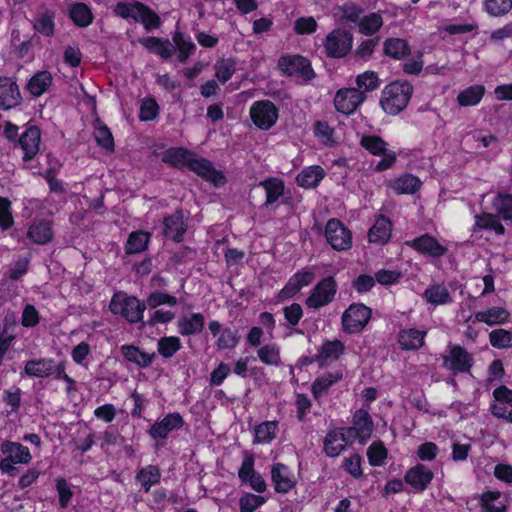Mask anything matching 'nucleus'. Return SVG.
Wrapping results in <instances>:
<instances>
[{
  "label": "nucleus",
  "mask_w": 512,
  "mask_h": 512,
  "mask_svg": "<svg viewBox=\"0 0 512 512\" xmlns=\"http://www.w3.org/2000/svg\"><path fill=\"white\" fill-rule=\"evenodd\" d=\"M412 92L413 87L407 82L391 83L383 91L381 106L386 113L396 115L408 105Z\"/></svg>",
  "instance_id": "1"
},
{
  "label": "nucleus",
  "mask_w": 512,
  "mask_h": 512,
  "mask_svg": "<svg viewBox=\"0 0 512 512\" xmlns=\"http://www.w3.org/2000/svg\"><path fill=\"white\" fill-rule=\"evenodd\" d=\"M109 308L113 314L121 315L127 321L136 323L142 321L146 304L134 296L115 294L110 301Z\"/></svg>",
  "instance_id": "2"
},
{
  "label": "nucleus",
  "mask_w": 512,
  "mask_h": 512,
  "mask_svg": "<svg viewBox=\"0 0 512 512\" xmlns=\"http://www.w3.org/2000/svg\"><path fill=\"white\" fill-rule=\"evenodd\" d=\"M278 67L283 74L300 78L305 82L315 78V73L309 60L301 55H285L280 57Z\"/></svg>",
  "instance_id": "3"
},
{
  "label": "nucleus",
  "mask_w": 512,
  "mask_h": 512,
  "mask_svg": "<svg viewBox=\"0 0 512 512\" xmlns=\"http://www.w3.org/2000/svg\"><path fill=\"white\" fill-rule=\"evenodd\" d=\"M371 315V309L364 304H351L342 315L343 330L350 334L362 331L368 324Z\"/></svg>",
  "instance_id": "4"
},
{
  "label": "nucleus",
  "mask_w": 512,
  "mask_h": 512,
  "mask_svg": "<svg viewBox=\"0 0 512 512\" xmlns=\"http://www.w3.org/2000/svg\"><path fill=\"white\" fill-rule=\"evenodd\" d=\"M324 234L327 242L336 251H347L352 247V232L338 219L328 220Z\"/></svg>",
  "instance_id": "5"
},
{
  "label": "nucleus",
  "mask_w": 512,
  "mask_h": 512,
  "mask_svg": "<svg viewBox=\"0 0 512 512\" xmlns=\"http://www.w3.org/2000/svg\"><path fill=\"white\" fill-rule=\"evenodd\" d=\"M337 292V284L333 277H326L316 284L306 299L309 308L319 309L331 303Z\"/></svg>",
  "instance_id": "6"
},
{
  "label": "nucleus",
  "mask_w": 512,
  "mask_h": 512,
  "mask_svg": "<svg viewBox=\"0 0 512 512\" xmlns=\"http://www.w3.org/2000/svg\"><path fill=\"white\" fill-rule=\"evenodd\" d=\"M352 34L346 30L335 29L326 36L324 48L326 54L333 58H342L352 48Z\"/></svg>",
  "instance_id": "7"
},
{
  "label": "nucleus",
  "mask_w": 512,
  "mask_h": 512,
  "mask_svg": "<svg viewBox=\"0 0 512 512\" xmlns=\"http://www.w3.org/2000/svg\"><path fill=\"white\" fill-rule=\"evenodd\" d=\"M250 116L258 128L268 130L278 119V109L270 100L256 101L250 108Z\"/></svg>",
  "instance_id": "8"
},
{
  "label": "nucleus",
  "mask_w": 512,
  "mask_h": 512,
  "mask_svg": "<svg viewBox=\"0 0 512 512\" xmlns=\"http://www.w3.org/2000/svg\"><path fill=\"white\" fill-rule=\"evenodd\" d=\"M352 424L353 425L351 427L343 428L344 435L348 437V440H351L352 442L355 439L365 441L370 438L373 432L374 423L368 411L364 409L355 411Z\"/></svg>",
  "instance_id": "9"
},
{
  "label": "nucleus",
  "mask_w": 512,
  "mask_h": 512,
  "mask_svg": "<svg viewBox=\"0 0 512 512\" xmlns=\"http://www.w3.org/2000/svg\"><path fill=\"white\" fill-rule=\"evenodd\" d=\"M365 99V94L358 89L346 88L336 93L334 104L337 111L348 115L353 113Z\"/></svg>",
  "instance_id": "10"
},
{
  "label": "nucleus",
  "mask_w": 512,
  "mask_h": 512,
  "mask_svg": "<svg viewBox=\"0 0 512 512\" xmlns=\"http://www.w3.org/2000/svg\"><path fill=\"white\" fill-rule=\"evenodd\" d=\"M471 366L472 357L461 346H452L449 355L443 356V367L453 374L468 372Z\"/></svg>",
  "instance_id": "11"
},
{
  "label": "nucleus",
  "mask_w": 512,
  "mask_h": 512,
  "mask_svg": "<svg viewBox=\"0 0 512 512\" xmlns=\"http://www.w3.org/2000/svg\"><path fill=\"white\" fill-rule=\"evenodd\" d=\"M187 231V219L182 210H176L173 214L163 219V235L175 242L183 240Z\"/></svg>",
  "instance_id": "12"
},
{
  "label": "nucleus",
  "mask_w": 512,
  "mask_h": 512,
  "mask_svg": "<svg viewBox=\"0 0 512 512\" xmlns=\"http://www.w3.org/2000/svg\"><path fill=\"white\" fill-rule=\"evenodd\" d=\"M271 480L277 493L286 494L296 485V479L288 466L275 463L271 468Z\"/></svg>",
  "instance_id": "13"
},
{
  "label": "nucleus",
  "mask_w": 512,
  "mask_h": 512,
  "mask_svg": "<svg viewBox=\"0 0 512 512\" xmlns=\"http://www.w3.org/2000/svg\"><path fill=\"white\" fill-rule=\"evenodd\" d=\"M314 278L315 274L310 269H304L295 273L280 291L278 295L279 300L283 301L293 297L301 290L302 287L311 284Z\"/></svg>",
  "instance_id": "14"
},
{
  "label": "nucleus",
  "mask_w": 512,
  "mask_h": 512,
  "mask_svg": "<svg viewBox=\"0 0 512 512\" xmlns=\"http://www.w3.org/2000/svg\"><path fill=\"white\" fill-rule=\"evenodd\" d=\"M407 244L417 252L434 258L442 257L448 251L445 246L429 234L417 237Z\"/></svg>",
  "instance_id": "15"
},
{
  "label": "nucleus",
  "mask_w": 512,
  "mask_h": 512,
  "mask_svg": "<svg viewBox=\"0 0 512 512\" xmlns=\"http://www.w3.org/2000/svg\"><path fill=\"white\" fill-rule=\"evenodd\" d=\"M41 132L37 126L28 127L18 139V144L24 152L23 161L32 160L39 151Z\"/></svg>",
  "instance_id": "16"
},
{
  "label": "nucleus",
  "mask_w": 512,
  "mask_h": 512,
  "mask_svg": "<svg viewBox=\"0 0 512 512\" xmlns=\"http://www.w3.org/2000/svg\"><path fill=\"white\" fill-rule=\"evenodd\" d=\"M188 169L215 185L224 183L225 177L214 168L212 163L205 158L196 157L195 154L190 160Z\"/></svg>",
  "instance_id": "17"
},
{
  "label": "nucleus",
  "mask_w": 512,
  "mask_h": 512,
  "mask_svg": "<svg viewBox=\"0 0 512 512\" xmlns=\"http://www.w3.org/2000/svg\"><path fill=\"white\" fill-rule=\"evenodd\" d=\"M184 425V420L179 413H170L160 421L155 422L149 434L153 439H165L173 430H178Z\"/></svg>",
  "instance_id": "18"
},
{
  "label": "nucleus",
  "mask_w": 512,
  "mask_h": 512,
  "mask_svg": "<svg viewBox=\"0 0 512 512\" xmlns=\"http://www.w3.org/2000/svg\"><path fill=\"white\" fill-rule=\"evenodd\" d=\"M21 95L15 81L8 77H0V107L10 109L20 103Z\"/></svg>",
  "instance_id": "19"
},
{
  "label": "nucleus",
  "mask_w": 512,
  "mask_h": 512,
  "mask_svg": "<svg viewBox=\"0 0 512 512\" xmlns=\"http://www.w3.org/2000/svg\"><path fill=\"white\" fill-rule=\"evenodd\" d=\"M434 477L433 472L423 464H417L409 469L405 475V481L416 491H424Z\"/></svg>",
  "instance_id": "20"
},
{
  "label": "nucleus",
  "mask_w": 512,
  "mask_h": 512,
  "mask_svg": "<svg viewBox=\"0 0 512 512\" xmlns=\"http://www.w3.org/2000/svg\"><path fill=\"white\" fill-rule=\"evenodd\" d=\"M27 237L35 244H47L53 238L51 223L47 220H35L27 231Z\"/></svg>",
  "instance_id": "21"
},
{
  "label": "nucleus",
  "mask_w": 512,
  "mask_h": 512,
  "mask_svg": "<svg viewBox=\"0 0 512 512\" xmlns=\"http://www.w3.org/2000/svg\"><path fill=\"white\" fill-rule=\"evenodd\" d=\"M344 350L345 346L340 340L325 341L321 345L315 360L320 365L336 361L343 354Z\"/></svg>",
  "instance_id": "22"
},
{
  "label": "nucleus",
  "mask_w": 512,
  "mask_h": 512,
  "mask_svg": "<svg viewBox=\"0 0 512 512\" xmlns=\"http://www.w3.org/2000/svg\"><path fill=\"white\" fill-rule=\"evenodd\" d=\"M139 43L150 52L159 55L163 59H168L175 52V46L168 40H162L158 37L140 38Z\"/></svg>",
  "instance_id": "23"
},
{
  "label": "nucleus",
  "mask_w": 512,
  "mask_h": 512,
  "mask_svg": "<svg viewBox=\"0 0 512 512\" xmlns=\"http://www.w3.org/2000/svg\"><path fill=\"white\" fill-rule=\"evenodd\" d=\"M425 335L426 331L403 329L398 334V343L403 350H418L424 345Z\"/></svg>",
  "instance_id": "24"
},
{
  "label": "nucleus",
  "mask_w": 512,
  "mask_h": 512,
  "mask_svg": "<svg viewBox=\"0 0 512 512\" xmlns=\"http://www.w3.org/2000/svg\"><path fill=\"white\" fill-rule=\"evenodd\" d=\"M351 440H348V437L344 435V429H341V432H337L336 430H331L327 433L324 440V451L329 457L338 456L345 448L347 443H351Z\"/></svg>",
  "instance_id": "25"
},
{
  "label": "nucleus",
  "mask_w": 512,
  "mask_h": 512,
  "mask_svg": "<svg viewBox=\"0 0 512 512\" xmlns=\"http://www.w3.org/2000/svg\"><path fill=\"white\" fill-rule=\"evenodd\" d=\"M205 324V318L201 313H191L182 316L178 320L179 333L183 336L199 334L202 332Z\"/></svg>",
  "instance_id": "26"
},
{
  "label": "nucleus",
  "mask_w": 512,
  "mask_h": 512,
  "mask_svg": "<svg viewBox=\"0 0 512 512\" xmlns=\"http://www.w3.org/2000/svg\"><path fill=\"white\" fill-rule=\"evenodd\" d=\"M1 451L17 464H28L32 458L29 449L18 442H3L1 444Z\"/></svg>",
  "instance_id": "27"
},
{
  "label": "nucleus",
  "mask_w": 512,
  "mask_h": 512,
  "mask_svg": "<svg viewBox=\"0 0 512 512\" xmlns=\"http://www.w3.org/2000/svg\"><path fill=\"white\" fill-rule=\"evenodd\" d=\"M54 371L55 361L52 359L29 360L24 367L25 375L38 378L47 377Z\"/></svg>",
  "instance_id": "28"
},
{
  "label": "nucleus",
  "mask_w": 512,
  "mask_h": 512,
  "mask_svg": "<svg viewBox=\"0 0 512 512\" xmlns=\"http://www.w3.org/2000/svg\"><path fill=\"white\" fill-rule=\"evenodd\" d=\"M420 186L419 178L408 173L389 182V187L397 194H414Z\"/></svg>",
  "instance_id": "29"
},
{
  "label": "nucleus",
  "mask_w": 512,
  "mask_h": 512,
  "mask_svg": "<svg viewBox=\"0 0 512 512\" xmlns=\"http://www.w3.org/2000/svg\"><path fill=\"white\" fill-rule=\"evenodd\" d=\"M510 313L502 307H491L485 311L475 314L477 322L485 323L488 326L504 324L508 321Z\"/></svg>",
  "instance_id": "30"
},
{
  "label": "nucleus",
  "mask_w": 512,
  "mask_h": 512,
  "mask_svg": "<svg viewBox=\"0 0 512 512\" xmlns=\"http://www.w3.org/2000/svg\"><path fill=\"white\" fill-rule=\"evenodd\" d=\"M325 171L320 166H309L303 169L296 177V182L303 188H314L324 178Z\"/></svg>",
  "instance_id": "31"
},
{
  "label": "nucleus",
  "mask_w": 512,
  "mask_h": 512,
  "mask_svg": "<svg viewBox=\"0 0 512 512\" xmlns=\"http://www.w3.org/2000/svg\"><path fill=\"white\" fill-rule=\"evenodd\" d=\"M121 354L127 361L132 362L142 368L149 367L155 357L154 353L149 354L143 352L134 345H123L121 347Z\"/></svg>",
  "instance_id": "32"
},
{
  "label": "nucleus",
  "mask_w": 512,
  "mask_h": 512,
  "mask_svg": "<svg viewBox=\"0 0 512 512\" xmlns=\"http://www.w3.org/2000/svg\"><path fill=\"white\" fill-rule=\"evenodd\" d=\"M193 153L185 148H170L165 151L162 161L176 168H188Z\"/></svg>",
  "instance_id": "33"
},
{
  "label": "nucleus",
  "mask_w": 512,
  "mask_h": 512,
  "mask_svg": "<svg viewBox=\"0 0 512 512\" xmlns=\"http://www.w3.org/2000/svg\"><path fill=\"white\" fill-rule=\"evenodd\" d=\"M391 235V222L388 218L379 217L368 233L370 242L384 244L388 241Z\"/></svg>",
  "instance_id": "34"
},
{
  "label": "nucleus",
  "mask_w": 512,
  "mask_h": 512,
  "mask_svg": "<svg viewBox=\"0 0 512 512\" xmlns=\"http://www.w3.org/2000/svg\"><path fill=\"white\" fill-rule=\"evenodd\" d=\"M141 488L147 493L151 487L158 484L161 479V471L155 465H148L142 468L135 477Z\"/></svg>",
  "instance_id": "35"
},
{
  "label": "nucleus",
  "mask_w": 512,
  "mask_h": 512,
  "mask_svg": "<svg viewBox=\"0 0 512 512\" xmlns=\"http://www.w3.org/2000/svg\"><path fill=\"white\" fill-rule=\"evenodd\" d=\"M69 16L78 27H87L93 21V14L84 3H74L69 7Z\"/></svg>",
  "instance_id": "36"
},
{
  "label": "nucleus",
  "mask_w": 512,
  "mask_h": 512,
  "mask_svg": "<svg viewBox=\"0 0 512 512\" xmlns=\"http://www.w3.org/2000/svg\"><path fill=\"white\" fill-rule=\"evenodd\" d=\"M343 377L342 372H329L321 377H318L312 384V393L316 399H319L323 394H325L328 389L336 382L341 380Z\"/></svg>",
  "instance_id": "37"
},
{
  "label": "nucleus",
  "mask_w": 512,
  "mask_h": 512,
  "mask_svg": "<svg viewBox=\"0 0 512 512\" xmlns=\"http://www.w3.org/2000/svg\"><path fill=\"white\" fill-rule=\"evenodd\" d=\"M265 189L266 201L264 206L269 207L273 203L277 202L284 193V182L277 178H269L260 183Z\"/></svg>",
  "instance_id": "38"
},
{
  "label": "nucleus",
  "mask_w": 512,
  "mask_h": 512,
  "mask_svg": "<svg viewBox=\"0 0 512 512\" xmlns=\"http://www.w3.org/2000/svg\"><path fill=\"white\" fill-rule=\"evenodd\" d=\"M52 84V75L48 71L36 73L28 82V91L36 97L41 96Z\"/></svg>",
  "instance_id": "39"
},
{
  "label": "nucleus",
  "mask_w": 512,
  "mask_h": 512,
  "mask_svg": "<svg viewBox=\"0 0 512 512\" xmlns=\"http://www.w3.org/2000/svg\"><path fill=\"white\" fill-rule=\"evenodd\" d=\"M475 227L484 230H493L498 235L505 233V228L500 222V216L491 213H482L475 216Z\"/></svg>",
  "instance_id": "40"
},
{
  "label": "nucleus",
  "mask_w": 512,
  "mask_h": 512,
  "mask_svg": "<svg viewBox=\"0 0 512 512\" xmlns=\"http://www.w3.org/2000/svg\"><path fill=\"white\" fill-rule=\"evenodd\" d=\"M423 297L433 305H444L452 301L448 289L442 284L428 286Z\"/></svg>",
  "instance_id": "41"
},
{
  "label": "nucleus",
  "mask_w": 512,
  "mask_h": 512,
  "mask_svg": "<svg viewBox=\"0 0 512 512\" xmlns=\"http://www.w3.org/2000/svg\"><path fill=\"white\" fill-rule=\"evenodd\" d=\"M94 138L98 146L107 150L114 151V138L110 129L99 119L94 123Z\"/></svg>",
  "instance_id": "42"
},
{
  "label": "nucleus",
  "mask_w": 512,
  "mask_h": 512,
  "mask_svg": "<svg viewBox=\"0 0 512 512\" xmlns=\"http://www.w3.org/2000/svg\"><path fill=\"white\" fill-rule=\"evenodd\" d=\"M485 87L483 85H472L457 96V101L460 106H474L477 105L483 98Z\"/></svg>",
  "instance_id": "43"
},
{
  "label": "nucleus",
  "mask_w": 512,
  "mask_h": 512,
  "mask_svg": "<svg viewBox=\"0 0 512 512\" xmlns=\"http://www.w3.org/2000/svg\"><path fill=\"white\" fill-rule=\"evenodd\" d=\"M150 234L144 231L132 232L125 246V252L127 254H138L143 252L149 243Z\"/></svg>",
  "instance_id": "44"
},
{
  "label": "nucleus",
  "mask_w": 512,
  "mask_h": 512,
  "mask_svg": "<svg viewBox=\"0 0 512 512\" xmlns=\"http://www.w3.org/2000/svg\"><path fill=\"white\" fill-rule=\"evenodd\" d=\"M384 52L387 56L401 59L410 53V48L404 39L388 38L384 42Z\"/></svg>",
  "instance_id": "45"
},
{
  "label": "nucleus",
  "mask_w": 512,
  "mask_h": 512,
  "mask_svg": "<svg viewBox=\"0 0 512 512\" xmlns=\"http://www.w3.org/2000/svg\"><path fill=\"white\" fill-rule=\"evenodd\" d=\"M492 206L504 221L512 223V194H498Z\"/></svg>",
  "instance_id": "46"
},
{
  "label": "nucleus",
  "mask_w": 512,
  "mask_h": 512,
  "mask_svg": "<svg viewBox=\"0 0 512 512\" xmlns=\"http://www.w3.org/2000/svg\"><path fill=\"white\" fill-rule=\"evenodd\" d=\"M257 355L261 362L270 366L281 364L280 348L276 344H267L258 349Z\"/></svg>",
  "instance_id": "47"
},
{
  "label": "nucleus",
  "mask_w": 512,
  "mask_h": 512,
  "mask_svg": "<svg viewBox=\"0 0 512 512\" xmlns=\"http://www.w3.org/2000/svg\"><path fill=\"white\" fill-rule=\"evenodd\" d=\"M215 76L221 83H226L230 80L236 71V63L231 58H222L218 60L215 65Z\"/></svg>",
  "instance_id": "48"
},
{
  "label": "nucleus",
  "mask_w": 512,
  "mask_h": 512,
  "mask_svg": "<svg viewBox=\"0 0 512 512\" xmlns=\"http://www.w3.org/2000/svg\"><path fill=\"white\" fill-rule=\"evenodd\" d=\"M278 429L277 422L267 421L259 424L255 428V443H268L276 437Z\"/></svg>",
  "instance_id": "49"
},
{
  "label": "nucleus",
  "mask_w": 512,
  "mask_h": 512,
  "mask_svg": "<svg viewBox=\"0 0 512 512\" xmlns=\"http://www.w3.org/2000/svg\"><path fill=\"white\" fill-rule=\"evenodd\" d=\"M490 344L497 349L512 348V332L498 328L489 333Z\"/></svg>",
  "instance_id": "50"
},
{
  "label": "nucleus",
  "mask_w": 512,
  "mask_h": 512,
  "mask_svg": "<svg viewBox=\"0 0 512 512\" xmlns=\"http://www.w3.org/2000/svg\"><path fill=\"white\" fill-rule=\"evenodd\" d=\"M55 14L52 11H45L35 18L34 29L45 35L52 36L54 33Z\"/></svg>",
  "instance_id": "51"
},
{
  "label": "nucleus",
  "mask_w": 512,
  "mask_h": 512,
  "mask_svg": "<svg viewBox=\"0 0 512 512\" xmlns=\"http://www.w3.org/2000/svg\"><path fill=\"white\" fill-rule=\"evenodd\" d=\"M356 84V89L365 94L366 92L376 90L380 85V81L377 73L373 71H366L357 76Z\"/></svg>",
  "instance_id": "52"
},
{
  "label": "nucleus",
  "mask_w": 512,
  "mask_h": 512,
  "mask_svg": "<svg viewBox=\"0 0 512 512\" xmlns=\"http://www.w3.org/2000/svg\"><path fill=\"white\" fill-rule=\"evenodd\" d=\"M360 145L373 155L380 156L387 149V143L376 135H363Z\"/></svg>",
  "instance_id": "53"
},
{
  "label": "nucleus",
  "mask_w": 512,
  "mask_h": 512,
  "mask_svg": "<svg viewBox=\"0 0 512 512\" xmlns=\"http://www.w3.org/2000/svg\"><path fill=\"white\" fill-rule=\"evenodd\" d=\"M143 3L141 2H118L114 8V13L116 16L123 19H133L137 20L140 9H142Z\"/></svg>",
  "instance_id": "54"
},
{
  "label": "nucleus",
  "mask_w": 512,
  "mask_h": 512,
  "mask_svg": "<svg viewBox=\"0 0 512 512\" xmlns=\"http://www.w3.org/2000/svg\"><path fill=\"white\" fill-rule=\"evenodd\" d=\"M383 25V19L378 13H370L359 22L360 32L364 35H372Z\"/></svg>",
  "instance_id": "55"
},
{
  "label": "nucleus",
  "mask_w": 512,
  "mask_h": 512,
  "mask_svg": "<svg viewBox=\"0 0 512 512\" xmlns=\"http://www.w3.org/2000/svg\"><path fill=\"white\" fill-rule=\"evenodd\" d=\"M136 22H141L146 30H151L159 28L161 19L152 9L143 4Z\"/></svg>",
  "instance_id": "56"
},
{
  "label": "nucleus",
  "mask_w": 512,
  "mask_h": 512,
  "mask_svg": "<svg viewBox=\"0 0 512 512\" xmlns=\"http://www.w3.org/2000/svg\"><path fill=\"white\" fill-rule=\"evenodd\" d=\"M484 6L489 15L500 17L512 9V0H486Z\"/></svg>",
  "instance_id": "57"
},
{
  "label": "nucleus",
  "mask_w": 512,
  "mask_h": 512,
  "mask_svg": "<svg viewBox=\"0 0 512 512\" xmlns=\"http://www.w3.org/2000/svg\"><path fill=\"white\" fill-rule=\"evenodd\" d=\"M178 300L175 296L169 295L161 291L152 292L146 299L145 304L151 309H154L160 305L175 306Z\"/></svg>",
  "instance_id": "58"
},
{
  "label": "nucleus",
  "mask_w": 512,
  "mask_h": 512,
  "mask_svg": "<svg viewBox=\"0 0 512 512\" xmlns=\"http://www.w3.org/2000/svg\"><path fill=\"white\" fill-rule=\"evenodd\" d=\"M181 348L178 337H162L158 341V352L165 358L172 357Z\"/></svg>",
  "instance_id": "59"
},
{
  "label": "nucleus",
  "mask_w": 512,
  "mask_h": 512,
  "mask_svg": "<svg viewBox=\"0 0 512 512\" xmlns=\"http://www.w3.org/2000/svg\"><path fill=\"white\" fill-rule=\"evenodd\" d=\"M173 40L176 44L175 50L177 49L179 52L178 59L180 62L184 63L194 52L195 44L190 39L184 38L182 34H176Z\"/></svg>",
  "instance_id": "60"
},
{
  "label": "nucleus",
  "mask_w": 512,
  "mask_h": 512,
  "mask_svg": "<svg viewBox=\"0 0 512 512\" xmlns=\"http://www.w3.org/2000/svg\"><path fill=\"white\" fill-rule=\"evenodd\" d=\"M367 456L372 466H380L387 456V449L381 442H374L368 447Z\"/></svg>",
  "instance_id": "61"
},
{
  "label": "nucleus",
  "mask_w": 512,
  "mask_h": 512,
  "mask_svg": "<svg viewBox=\"0 0 512 512\" xmlns=\"http://www.w3.org/2000/svg\"><path fill=\"white\" fill-rule=\"evenodd\" d=\"M499 498V492L484 493L481 500L482 512H505V505L494 503Z\"/></svg>",
  "instance_id": "62"
},
{
  "label": "nucleus",
  "mask_w": 512,
  "mask_h": 512,
  "mask_svg": "<svg viewBox=\"0 0 512 512\" xmlns=\"http://www.w3.org/2000/svg\"><path fill=\"white\" fill-rule=\"evenodd\" d=\"M13 216L11 213V202L0 196V227L7 230L13 225Z\"/></svg>",
  "instance_id": "63"
},
{
  "label": "nucleus",
  "mask_w": 512,
  "mask_h": 512,
  "mask_svg": "<svg viewBox=\"0 0 512 512\" xmlns=\"http://www.w3.org/2000/svg\"><path fill=\"white\" fill-rule=\"evenodd\" d=\"M238 342L239 337L236 331L224 329L217 340V347L219 349H232L236 347Z\"/></svg>",
  "instance_id": "64"
}]
</instances>
